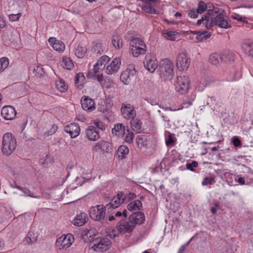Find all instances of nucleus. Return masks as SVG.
I'll use <instances>...</instances> for the list:
<instances>
[{"instance_id": "c85d7f7f", "label": "nucleus", "mask_w": 253, "mask_h": 253, "mask_svg": "<svg viewBox=\"0 0 253 253\" xmlns=\"http://www.w3.org/2000/svg\"><path fill=\"white\" fill-rule=\"evenodd\" d=\"M130 125L134 131L138 133L141 131V123L138 119L133 117L130 121Z\"/></svg>"}, {"instance_id": "603ef678", "label": "nucleus", "mask_w": 253, "mask_h": 253, "mask_svg": "<svg viewBox=\"0 0 253 253\" xmlns=\"http://www.w3.org/2000/svg\"><path fill=\"white\" fill-rule=\"evenodd\" d=\"M166 143L167 145H172L174 143V141L172 139V134L170 133H169L167 138L166 139Z\"/></svg>"}, {"instance_id": "2eb2a0df", "label": "nucleus", "mask_w": 253, "mask_h": 253, "mask_svg": "<svg viewBox=\"0 0 253 253\" xmlns=\"http://www.w3.org/2000/svg\"><path fill=\"white\" fill-rule=\"evenodd\" d=\"M97 231L95 229L91 228L89 229H84L81 233L82 238L84 242L88 243L93 241L96 235Z\"/></svg>"}, {"instance_id": "f8f14e48", "label": "nucleus", "mask_w": 253, "mask_h": 253, "mask_svg": "<svg viewBox=\"0 0 253 253\" xmlns=\"http://www.w3.org/2000/svg\"><path fill=\"white\" fill-rule=\"evenodd\" d=\"M124 193L120 192L115 196L111 200L110 203L106 205L108 208L116 209L119 207L124 202Z\"/></svg>"}, {"instance_id": "9b49d317", "label": "nucleus", "mask_w": 253, "mask_h": 253, "mask_svg": "<svg viewBox=\"0 0 253 253\" xmlns=\"http://www.w3.org/2000/svg\"><path fill=\"white\" fill-rule=\"evenodd\" d=\"M73 239L74 237L71 234L62 236L57 240L56 244L60 249L68 248L72 244Z\"/></svg>"}, {"instance_id": "7c9ffc66", "label": "nucleus", "mask_w": 253, "mask_h": 253, "mask_svg": "<svg viewBox=\"0 0 253 253\" xmlns=\"http://www.w3.org/2000/svg\"><path fill=\"white\" fill-rule=\"evenodd\" d=\"M242 47L246 54L253 57V42H245Z\"/></svg>"}, {"instance_id": "cd10ccee", "label": "nucleus", "mask_w": 253, "mask_h": 253, "mask_svg": "<svg viewBox=\"0 0 253 253\" xmlns=\"http://www.w3.org/2000/svg\"><path fill=\"white\" fill-rule=\"evenodd\" d=\"M112 43L114 47L117 49L121 48L123 46V42L121 37L118 35H113L112 39Z\"/></svg>"}, {"instance_id": "ddd939ff", "label": "nucleus", "mask_w": 253, "mask_h": 253, "mask_svg": "<svg viewBox=\"0 0 253 253\" xmlns=\"http://www.w3.org/2000/svg\"><path fill=\"white\" fill-rule=\"evenodd\" d=\"M95 151L101 150L103 153H109L112 151L111 144L108 141L101 140L97 142L93 147Z\"/></svg>"}, {"instance_id": "aec40b11", "label": "nucleus", "mask_w": 253, "mask_h": 253, "mask_svg": "<svg viewBox=\"0 0 253 253\" xmlns=\"http://www.w3.org/2000/svg\"><path fill=\"white\" fill-rule=\"evenodd\" d=\"M129 220H131L134 224V227L136 224H141L145 220V215L142 212H134L129 216Z\"/></svg>"}, {"instance_id": "6e6d98bb", "label": "nucleus", "mask_w": 253, "mask_h": 253, "mask_svg": "<svg viewBox=\"0 0 253 253\" xmlns=\"http://www.w3.org/2000/svg\"><path fill=\"white\" fill-rule=\"evenodd\" d=\"M52 161V158L48 156H46L45 159L42 161V159L41 160V163L44 165H47L49 163H51Z\"/></svg>"}, {"instance_id": "0eeeda50", "label": "nucleus", "mask_w": 253, "mask_h": 253, "mask_svg": "<svg viewBox=\"0 0 253 253\" xmlns=\"http://www.w3.org/2000/svg\"><path fill=\"white\" fill-rule=\"evenodd\" d=\"M190 64V59L185 53H179L176 59V65L179 71L187 70Z\"/></svg>"}, {"instance_id": "c03bdc74", "label": "nucleus", "mask_w": 253, "mask_h": 253, "mask_svg": "<svg viewBox=\"0 0 253 253\" xmlns=\"http://www.w3.org/2000/svg\"><path fill=\"white\" fill-rule=\"evenodd\" d=\"M198 166V163L196 161H193L192 163H188L186 164V168L191 171H194V168H197Z\"/></svg>"}, {"instance_id": "f03ea898", "label": "nucleus", "mask_w": 253, "mask_h": 253, "mask_svg": "<svg viewBox=\"0 0 253 253\" xmlns=\"http://www.w3.org/2000/svg\"><path fill=\"white\" fill-rule=\"evenodd\" d=\"M16 147V140L10 133L4 134L2 138V152L4 155H9Z\"/></svg>"}, {"instance_id": "a19ab883", "label": "nucleus", "mask_w": 253, "mask_h": 253, "mask_svg": "<svg viewBox=\"0 0 253 253\" xmlns=\"http://www.w3.org/2000/svg\"><path fill=\"white\" fill-rule=\"evenodd\" d=\"M136 142L138 146L141 148L146 145L145 137L143 135L138 136L136 137Z\"/></svg>"}, {"instance_id": "1a4fd4ad", "label": "nucleus", "mask_w": 253, "mask_h": 253, "mask_svg": "<svg viewBox=\"0 0 253 253\" xmlns=\"http://www.w3.org/2000/svg\"><path fill=\"white\" fill-rule=\"evenodd\" d=\"M111 244V241L108 238H97L92 248L96 252H103L109 249Z\"/></svg>"}, {"instance_id": "69168bd1", "label": "nucleus", "mask_w": 253, "mask_h": 253, "mask_svg": "<svg viewBox=\"0 0 253 253\" xmlns=\"http://www.w3.org/2000/svg\"><path fill=\"white\" fill-rule=\"evenodd\" d=\"M192 101L188 100L187 101H185L183 103V108H188L189 106L192 105Z\"/></svg>"}, {"instance_id": "338daca9", "label": "nucleus", "mask_w": 253, "mask_h": 253, "mask_svg": "<svg viewBox=\"0 0 253 253\" xmlns=\"http://www.w3.org/2000/svg\"><path fill=\"white\" fill-rule=\"evenodd\" d=\"M192 240V239L185 245L182 246L179 249L178 253H183L185 250V247L187 246L189 243L190 242V241Z\"/></svg>"}, {"instance_id": "4be33fe9", "label": "nucleus", "mask_w": 253, "mask_h": 253, "mask_svg": "<svg viewBox=\"0 0 253 253\" xmlns=\"http://www.w3.org/2000/svg\"><path fill=\"white\" fill-rule=\"evenodd\" d=\"M121 113L124 118L126 119H131L134 117L136 115L133 107L130 106L129 104L122 107Z\"/></svg>"}, {"instance_id": "f704fd0d", "label": "nucleus", "mask_w": 253, "mask_h": 253, "mask_svg": "<svg viewBox=\"0 0 253 253\" xmlns=\"http://www.w3.org/2000/svg\"><path fill=\"white\" fill-rule=\"evenodd\" d=\"M84 81V77L83 73H78L75 79V85L78 88L81 89Z\"/></svg>"}, {"instance_id": "72a5a7b5", "label": "nucleus", "mask_w": 253, "mask_h": 253, "mask_svg": "<svg viewBox=\"0 0 253 253\" xmlns=\"http://www.w3.org/2000/svg\"><path fill=\"white\" fill-rule=\"evenodd\" d=\"M37 238V234L30 231L28 232L27 236L25 238V241L27 243L32 244L36 242Z\"/></svg>"}, {"instance_id": "09e8293b", "label": "nucleus", "mask_w": 253, "mask_h": 253, "mask_svg": "<svg viewBox=\"0 0 253 253\" xmlns=\"http://www.w3.org/2000/svg\"><path fill=\"white\" fill-rule=\"evenodd\" d=\"M232 18L234 19H236L238 21H243V22H245V17L242 16V15H240L239 14H236V13H233L232 15Z\"/></svg>"}, {"instance_id": "a18cd8bd", "label": "nucleus", "mask_w": 253, "mask_h": 253, "mask_svg": "<svg viewBox=\"0 0 253 253\" xmlns=\"http://www.w3.org/2000/svg\"><path fill=\"white\" fill-rule=\"evenodd\" d=\"M0 63L1 67H2L4 70L6 68L9 64V61L7 58L2 57L0 59Z\"/></svg>"}, {"instance_id": "6e6552de", "label": "nucleus", "mask_w": 253, "mask_h": 253, "mask_svg": "<svg viewBox=\"0 0 253 253\" xmlns=\"http://www.w3.org/2000/svg\"><path fill=\"white\" fill-rule=\"evenodd\" d=\"M134 228V224L131 220L127 221L126 219L121 220L117 225V230L120 233H130Z\"/></svg>"}, {"instance_id": "680f3d73", "label": "nucleus", "mask_w": 253, "mask_h": 253, "mask_svg": "<svg viewBox=\"0 0 253 253\" xmlns=\"http://www.w3.org/2000/svg\"><path fill=\"white\" fill-rule=\"evenodd\" d=\"M96 64L100 67L101 70H103L106 66V64H105L100 59L98 60Z\"/></svg>"}, {"instance_id": "79ce46f5", "label": "nucleus", "mask_w": 253, "mask_h": 253, "mask_svg": "<svg viewBox=\"0 0 253 253\" xmlns=\"http://www.w3.org/2000/svg\"><path fill=\"white\" fill-rule=\"evenodd\" d=\"M208 5L205 3V2L203 1H200L198 4V7L197 9L198 10V12L199 13L201 14L204 12L207 8Z\"/></svg>"}, {"instance_id": "5fc2aeb1", "label": "nucleus", "mask_w": 253, "mask_h": 253, "mask_svg": "<svg viewBox=\"0 0 253 253\" xmlns=\"http://www.w3.org/2000/svg\"><path fill=\"white\" fill-rule=\"evenodd\" d=\"M25 196H29V197H33V198H37V199H39L40 198V196H34L33 195V194L32 193H31V192L29 190H28L27 191H26V190H24V189H23V191H22Z\"/></svg>"}, {"instance_id": "37998d69", "label": "nucleus", "mask_w": 253, "mask_h": 253, "mask_svg": "<svg viewBox=\"0 0 253 253\" xmlns=\"http://www.w3.org/2000/svg\"><path fill=\"white\" fill-rule=\"evenodd\" d=\"M175 32L173 31L165 32L163 34L165 35V37L168 39L173 41L175 40Z\"/></svg>"}, {"instance_id": "c756f323", "label": "nucleus", "mask_w": 253, "mask_h": 253, "mask_svg": "<svg viewBox=\"0 0 253 253\" xmlns=\"http://www.w3.org/2000/svg\"><path fill=\"white\" fill-rule=\"evenodd\" d=\"M55 84L57 89L61 92H65L68 89V86L64 81L60 78L56 80Z\"/></svg>"}, {"instance_id": "423d86ee", "label": "nucleus", "mask_w": 253, "mask_h": 253, "mask_svg": "<svg viewBox=\"0 0 253 253\" xmlns=\"http://www.w3.org/2000/svg\"><path fill=\"white\" fill-rule=\"evenodd\" d=\"M89 216L91 219L95 221L106 220L105 219L106 207L102 205L91 207L89 211Z\"/></svg>"}, {"instance_id": "393cba45", "label": "nucleus", "mask_w": 253, "mask_h": 253, "mask_svg": "<svg viewBox=\"0 0 253 253\" xmlns=\"http://www.w3.org/2000/svg\"><path fill=\"white\" fill-rule=\"evenodd\" d=\"M235 59V54L230 51H225L220 55V60L224 63L232 62Z\"/></svg>"}, {"instance_id": "ea45409f", "label": "nucleus", "mask_w": 253, "mask_h": 253, "mask_svg": "<svg viewBox=\"0 0 253 253\" xmlns=\"http://www.w3.org/2000/svg\"><path fill=\"white\" fill-rule=\"evenodd\" d=\"M125 138L126 141L128 143H131L132 142L133 139L134 138V134L132 131L129 130V129H127L126 130V134L124 135V136H122Z\"/></svg>"}, {"instance_id": "58836bf2", "label": "nucleus", "mask_w": 253, "mask_h": 253, "mask_svg": "<svg viewBox=\"0 0 253 253\" xmlns=\"http://www.w3.org/2000/svg\"><path fill=\"white\" fill-rule=\"evenodd\" d=\"M220 55L216 53H212L209 56V61L213 65H216L219 62Z\"/></svg>"}, {"instance_id": "de8ad7c7", "label": "nucleus", "mask_w": 253, "mask_h": 253, "mask_svg": "<svg viewBox=\"0 0 253 253\" xmlns=\"http://www.w3.org/2000/svg\"><path fill=\"white\" fill-rule=\"evenodd\" d=\"M21 16V13H18L16 14H11L9 15V19L10 21L14 22L18 21L19 19V18Z\"/></svg>"}, {"instance_id": "f3484780", "label": "nucleus", "mask_w": 253, "mask_h": 253, "mask_svg": "<svg viewBox=\"0 0 253 253\" xmlns=\"http://www.w3.org/2000/svg\"><path fill=\"white\" fill-rule=\"evenodd\" d=\"M145 67L151 73H153L158 67V61L150 56H146L144 61Z\"/></svg>"}, {"instance_id": "052dcab7", "label": "nucleus", "mask_w": 253, "mask_h": 253, "mask_svg": "<svg viewBox=\"0 0 253 253\" xmlns=\"http://www.w3.org/2000/svg\"><path fill=\"white\" fill-rule=\"evenodd\" d=\"M96 76V79L98 82H99L100 84H101V83L104 82L105 80L103 78V76L102 74H98L95 75Z\"/></svg>"}, {"instance_id": "49530a36", "label": "nucleus", "mask_w": 253, "mask_h": 253, "mask_svg": "<svg viewBox=\"0 0 253 253\" xmlns=\"http://www.w3.org/2000/svg\"><path fill=\"white\" fill-rule=\"evenodd\" d=\"M94 124L99 129H101V130H104L106 128L104 124L98 119H96L94 121Z\"/></svg>"}, {"instance_id": "f257e3e1", "label": "nucleus", "mask_w": 253, "mask_h": 253, "mask_svg": "<svg viewBox=\"0 0 253 253\" xmlns=\"http://www.w3.org/2000/svg\"><path fill=\"white\" fill-rule=\"evenodd\" d=\"M203 23L207 29H211L214 25L221 28L228 29L231 27L227 20V17L219 11L218 7L212 6V9L208 10L206 14L198 20L197 24Z\"/></svg>"}, {"instance_id": "bb28decb", "label": "nucleus", "mask_w": 253, "mask_h": 253, "mask_svg": "<svg viewBox=\"0 0 253 253\" xmlns=\"http://www.w3.org/2000/svg\"><path fill=\"white\" fill-rule=\"evenodd\" d=\"M112 133L116 135L121 137L124 136L126 134L125 126L123 124H117L115 125L112 129Z\"/></svg>"}, {"instance_id": "4d7b16f0", "label": "nucleus", "mask_w": 253, "mask_h": 253, "mask_svg": "<svg viewBox=\"0 0 253 253\" xmlns=\"http://www.w3.org/2000/svg\"><path fill=\"white\" fill-rule=\"evenodd\" d=\"M198 13H199V12H198L197 9L196 10H191L190 11L188 14L191 18H195L197 17Z\"/></svg>"}, {"instance_id": "9d476101", "label": "nucleus", "mask_w": 253, "mask_h": 253, "mask_svg": "<svg viewBox=\"0 0 253 253\" xmlns=\"http://www.w3.org/2000/svg\"><path fill=\"white\" fill-rule=\"evenodd\" d=\"M136 71L133 65L129 66L124 71L120 76L121 81L125 84H128L132 78L135 75Z\"/></svg>"}, {"instance_id": "4c0bfd02", "label": "nucleus", "mask_w": 253, "mask_h": 253, "mask_svg": "<svg viewBox=\"0 0 253 253\" xmlns=\"http://www.w3.org/2000/svg\"><path fill=\"white\" fill-rule=\"evenodd\" d=\"M211 36V34L209 32H199L196 37V39L198 41H202L206 40Z\"/></svg>"}, {"instance_id": "bf43d9fd", "label": "nucleus", "mask_w": 253, "mask_h": 253, "mask_svg": "<svg viewBox=\"0 0 253 253\" xmlns=\"http://www.w3.org/2000/svg\"><path fill=\"white\" fill-rule=\"evenodd\" d=\"M136 197V196L134 193H129L126 196L125 198L128 200L134 199Z\"/></svg>"}, {"instance_id": "39448f33", "label": "nucleus", "mask_w": 253, "mask_h": 253, "mask_svg": "<svg viewBox=\"0 0 253 253\" xmlns=\"http://www.w3.org/2000/svg\"><path fill=\"white\" fill-rule=\"evenodd\" d=\"M190 80L188 76H178L174 83L175 90L180 94L187 93L189 89Z\"/></svg>"}, {"instance_id": "7ed1b4c3", "label": "nucleus", "mask_w": 253, "mask_h": 253, "mask_svg": "<svg viewBox=\"0 0 253 253\" xmlns=\"http://www.w3.org/2000/svg\"><path fill=\"white\" fill-rule=\"evenodd\" d=\"M160 75L165 80L171 79L173 75V63L168 59L162 60L159 68Z\"/></svg>"}, {"instance_id": "13d9d810", "label": "nucleus", "mask_w": 253, "mask_h": 253, "mask_svg": "<svg viewBox=\"0 0 253 253\" xmlns=\"http://www.w3.org/2000/svg\"><path fill=\"white\" fill-rule=\"evenodd\" d=\"M233 144L235 147H238L241 145V142L238 137H234L233 140Z\"/></svg>"}, {"instance_id": "0e129e2a", "label": "nucleus", "mask_w": 253, "mask_h": 253, "mask_svg": "<svg viewBox=\"0 0 253 253\" xmlns=\"http://www.w3.org/2000/svg\"><path fill=\"white\" fill-rule=\"evenodd\" d=\"M100 59H101V60L105 63V64H107L109 61V60H110V58L106 56V55H104V56H102L101 58H100Z\"/></svg>"}, {"instance_id": "e2e57ef3", "label": "nucleus", "mask_w": 253, "mask_h": 253, "mask_svg": "<svg viewBox=\"0 0 253 253\" xmlns=\"http://www.w3.org/2000/svg\"><path fill=\"white\" fill-rule=\"evenodd\" d=\"M101 70L100 67L99 66H97V64H95L94 66L93 71H94L95 75L96 74H99V73L100 71H101Z\"/></svg>"}, {"instance_id": "8fccbe9b", "label": "nucleus", "mask_w": 253, "mask_h": 253, "mask_svg": "<svg viewBox=\"0 0 253 253\" xmlns=\"http://www.w3.org/2000/svg\"><path fill=\"white\" fill-rule=\"evenodd\" d=\"M113 84V81L112 80H104L103 83H101V85L106 87V88H109Z\"/></svg>"}, {"instance_id": "b1692460", "label": "nucleus", "mask_w": 253, "mask_h": 253, "mask_svg": "<svg viewBox=\"0 0 253 253\" xmlns=\"http://www.w3.org/2000/svg\"><path fill=\"white\" fill-rule=\"evenodd\" d=\"M144 3L142 5V9L147 13H156V10L153 7V4L156 0H142Z\"/></svg>"}, {"instance_id": "6ab92c4d", "label": "nucleus", "mask_w": 253, "mask_h": 253, "mask_svg": "<svg viewBox=\"0 0 253 253\" xmlns=\"http://www.w3.org/2000/svg\"><path fill=\"white\" fill-rule=\"evenodd\" d=\"M81 105L83 109L87 111H92L95 108V104L93 100L87 96H84L81 99Z\"/></svg>"}, {"instance_id": "e433bc0d", "label": "nucleus", "mask_w": 253, "mask_h": 253, "mask_svg": "<svg viewBox=\"0 0 253 253\" xmlns=\"http://www.w3.org/2000/svg\"><path fill=\"white\" fill-rule=\"evenodd\" d=\"M129 150L128 148L124 145L120 146L117 151V154L119 158L122 159L125 157L126 154L128 153Z\"/></svg>"}, {"instance_id": "864d4df0", "label": "nucleus", "mask_w": 253, "mask_h": 253, "mask_svg": "<svg viewBox=\"0 0 253 253\" xmlns=\"http://www.w3.org/2000/svg\"><path fill=\"white\" fill-rule=\"evenodd\" d=\"M212 180L213 178H212L211 177H206L203 179L202 181V185H206L209 184H211Z\"/></svg>"}, {"instance_id": "774afa93", "label": "nucleus", "mask_w": 253, "mask_h": 253, "mask_svg": "<svg viewBox=\"0 0 253 253\" xmlns=\"http://www.w3.org/2000/svg\"><path fill=\"white\" fill-rule=\"evenodd\" d=\"M162 117L163 119V120L165 122H169L170 121V118L169 117V114H165L162 115Z\"/></svg>"}, {"instance_id": "412c9836", "label": "nucleus", "mask_w": 253, "mask_h": 253, "mask_svg": "<svg viewBox=\"0 0 253 253\" xmlns=\"http://www.w3.org/2000/svg\"><path fill=\"white\" fill-rule=\"evenodd\" d=\"M48 42L55 50L62 52L65 50V46L64 43L62 42L57 40L55 38H49Z\"/></svg>"}, {"instance_id": "a211bd4d", "label": "nucleus", "mask_w": 253, "mask_h": 253, "mask_svg": "<svg viewBox=\"0 0 253 253\" xmlns=\"http://www.w3.org/2000/svg\"><path fill=\"white\" fill-rule=\"evenodd\" d=\"M121 65V59L120 58H114L111 64L108 65L106 69V73L107 74H113L116 73L119 69Z\"/></svg>"}, {"instance_id": "dca6fc26", "label": "nucleus", "mask_w": 253, "mask_h": 253, "mask_svg": "<svg viewBox=\"0 0 253 253\" xmlns=\"http://www.w3.org/2000/svg\"><path fill=\"white\" fill-rule=\"evenodd\" d=\"M65 131L68 133L71 138H75L80 133V127L76 123H71L65 127Z\"/></svg>"}, {"instance_id": "2f4dec72", "label": "nucleus", "mask_w": 253, "mask_h": 253, "mask_svg": "<svg viewBox=\"0 0 253 253\" xmlns=\"http://www.w3.org/2000/svg\"><path fill=\"white\" fill-rule=\"evenodd\" d=\"M62 66L64 69L71 70L74 67V63L70 58L64 56L62 60Z\"/></svg>"}, {"instance_id": "20e7f679", "label": "nucleus", "mask_w": 253, "mask_h": 253, "mask_svg": "<svg viewBox=\"0 0 253 253\" xmlns=\"http://www.w3.org/2000/svg\"><path fill=\"white\" fill-rule=\"evenodd\" d=\"M130 50L134 57H138L140 54L146 52V45L141 39L138 38H133L130 42Z\"/></svg>"}, {"instance_id": "4468645a", "label": "nucleus", "mask_w": 253, "mask_h": 253, "mask_svg": "<svg viewBox=\"0 0 253 253\" xmlns=\"http://www.w3.org/2000/svg\"><path fill=\"white\" fill-rule=\"evenodd\" d=\"M1 114L4 119L12 120L15 118L16 112L12 106H5L2 108Z\"/></svg>"}, {"instance_id": "c9c22d12", "label": "nucleus", "mask_w": 253, "mask_h": 253, "mask_svg": "<svg viewBox=\"0 0 253 253\" xmlns=\"http://www.w3.org/2000/svg\"><path fill=\"white\" fill-rule=\"evenodd\" d=\"M87 51V49L85 46L78 45L75 50V54L78 58H83L85 55Z\"/></svg>"}, {"instance_id": "473e14b6", "label": "nucleus", "mask_w": 253, "mask_h": 253, "mask_svg": "<svg viewBox=\"0 0 253 253\" xmlns=\"http://www.w3.org/2000/svg\"><path fill=\"white\" fill-rule=\"evenodd\" d=\"M141 208L142 203L141 201L138 200H135L134 201L130 203L127 206V209L130 211L136 210H140Z\"/></svg>"}, {"instance_id": "5701e85b", "label": "nucleus", "mask_w": 253, "mask_h": 253, "mask_svg": "<svg viewBox=\"0 0 253 253\" xmlns=\"http://www.w3.org/2000/svg\"><path fill=\"white\" fill-rule=\"evenodd\" d=\"M86 134L88 139L91 141H95L99 138V132L93 126H88L86 130Z\"/></svg>"}, {"instance_id": "a878e982", "label": "nucleus", "mask_w": 253, "mask_h": 253, "mask_svg": "<svg viewBox=\"0 0 253 253\" xmlns=\"http://www.w3.org/2000/svg\"><path fill=\"white\" fill-rule=\"evenodd\" d=\"M86 214L85 213L82 212L77 215L72 222L75 225L81 226L86 222Z\"/></svg>"}, {"instance_id": "3c124183", "label": "nucleus", "mask_w": 253, "mask_h": 253, "mask_svg": "<svg viewBox=\"0 0 253 253\" xmlns=\"http://www.w3.org/2000/svg\"><path fill=\"white\" fill-rule=\"evenodd\" d=\"M58 129V126L56 125H53L51 128L47 131L46 134L48 136L54 134Z\"/></svg>"}]
</instances>
